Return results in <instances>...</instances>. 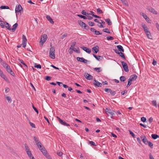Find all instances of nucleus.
Segmentation results:
<instances>
[{
    "label": "nucleus",
    "mask_w": 159,
    "mask_h": 159,
    "mask_svg": "<svg viewBox=\"0 0 159 159\" xmlns=\"http://www.w3.org/2000/svg\"><path fill=\"white\" fill-rule=\"evenodd\" d=\"M105 112L108 116H109V114L111 116V118H113V116L115 115L116 113L115 111L111 110L110 109L108 108H106Z\"/></svg>",
    "instance_id": "1"
},
{
    "label": "nucleus",
    "mask_w": 159,
    "mask_h": 159,
    "mask_svg": "<svg viewBox=\"0 0 159 159\" xmlns=\"http://www.w3.org/2000/svg\"><path fill=\"white\" fill-rule=\"evenodd\" d=\"M24 145L25 151L28 157L30 158H31L33 156L31 153V151L30 150V148L26 144H25Z\"/></svg>",
    "instance_id": "2"
},
{
    "label": "nucleus",
    "mask_w": 159,
    "mask_h": 159,
    "mask_svg": "<svg viewBox=\"0 0 159 159\" xmlns=\"http://www.w3.org/2000/svg\"><path fill=\"white\" fill-rule=\"evenodd\" d=\"M39 150L41 151L43 154L46 156L47 158L52 159L49 154L47 153V151L44 147Z\"/></svg>",
    "instance_id": "3"
},
{
    "label": "nucleus",
    "mask_w": 159,
    "mask_h": 159,
    "mask_svg": "<svg viewBox=\"0 0 159 159\" xmlns=\"http://www.w3.org/2000/svg\"><path fill=\"white\" fill-rule=\"evenodd\" d=\"M47 38V35L46 34H44L42 36L40 41V43H41V46H43V43L46 41Z\"/></svg>",
    "instance_id": "4"
},
{
    "label": "nucleus",
    "mask_w": 159,
    "mask_h": 159,
    "mask_svg": "<svg viewBox=\"0 0 159 159\" xmlns=\"http://www.w3.org/2000/svg\"><path fill=\"white\" fill-rule=\"evenodd\" d=\"M57 118L58 119V121L61 124L63 125H64L65 126H70V125L69 124L67 123L65 121H64L63 120H61V119H60L57 116Z\"/></svg>",
    "instance_id": "5"
},
{
    "label": "nucleus",
    "mask_w": 159,
    "mask_h": 159,
    "mask_svg": "<svg viewBox=\"0 0 159 159\" xmlns=\"http://www.w3.org/2000/svg\"><path fill=\"white\" fill-rule=\"evenodd\" d=\"M22 10L23 8L20 4L16 6L15 11L16 14L17 13L21 12V11H22Z\"/></svg>",
    "instance_id": "6"
},
{
    "label": "nucleus",
    "mask_w": 159,
    "mask_h": 159,
    "mask_svg": "<svg viewBox=\"0 0 159 159\" xmlns=\"http://www.w3.org/2000/svg\"><path fill=\"white\" fill-rule=\"evenodd\" d=\"M121 63L123 66L124 70L126 72H128L129 71L128 67L126 63L124 61H122Z\"/></svg>",
    "instance_id": "7"
},
{
    "label": "nucleus",
    "mask_w": 159,
    "mask_h": 159,
    "mask_svg": "<svg viewBox=\"0 0 159 159\" xmlns=\"http://www.w3.org/2000/svg\"><path fill=\"white\" fill-rule=\"evenodd\" d=\"M140 138L143 142L145 145H147L149 141L148 140L146 136L144 135H143L141 136Z\"/></svg>",
    "instance_id": "8"
},
{
    "label": "nucleus",
    "mask_w": 159,
    "mask_h": 159,
    "mask_svg": "<svg viewBox=\"0 0 159 159\" xmlns=\"http://www.w3.org/2000/svg\"><path fill=\"white\" fill-rule=\"evenodd\" d=\"M147 9L151 12L153 13L154 14L157 15V11L155 10L154 8L150 7H148L147 8Z\"/></svg>",
    "instance_id": "9"
},
{
    "label": "nucleus",
    "mask_w": 159,
    "mask_h": 159,
    "mask_svg": "<svg viewBox=\"0 0 159 159\" xmlns=\"http://www.w3.org/2000/svg\"><path fill=\"white\" fill-rule=\"evenodd\" d=\"M77 59L78 61L83 62L84 63H87L88 62L87 60L85 59L83 57H77Z\"/></svg>",
    "instance_id": "10"
},
{
    "label": "nucleus",
    "mask_w": 159,
    "mask_h": 159,
    "mask_svg": "<svg viewBox=\"0 0 159 159\" xmlns=\"http://www.w3.org/2000/svg\"><path fill=\"white\" fill-rule=\"evenodd\" d=\"M84 75L85 78L88 80H91L93 79V76L88 73H85Z\"/></svg>",
    "instance_id": "11"
},
{
    "label": "nucleus",
    "mask_w": 159,
    "mask_h": 159,
    "mask_svg": "<svg viewBox=\"0 0 159 159\" xmlns=\"http://www.w3.org/2000/svg\"><path fill=\"white\" fill-rule=\"evenodd\" d=\"M80 48L83 50L84 51H85L86 52L89 54L91 52V49L89 48L83 46L81 47Z\"/></svg>",
    "instance_id": "12"
},
{
    "label": "nucleus",
    "mask_w": 159,
    "mask_h": 159,
    "mask_svg": "<svg viewBox=\"0 0 159 159\" xmlns=\"http://www.w3.org/2000/svg\"><path fill=\"white\" fill-rule=\"evenodd\" d=\"M4 24L5 25V26L7 29L9 30H11V29L10 28L11 25L9 24L8 23L6 22H4Z\"/></svg>",
    "instance_id": "13"
},
{
    "label": "nucleus",
    "mask_w": 159,
    "mask_h": 159,
    "mask_svg": "<svg viewBox=\"0 0 159 159\" xmlns=\"http://www.w3.org/2000/svg\"><path fill=\"white\" fill-rule=\"evenodd\" d=\"M94 81L95 82V83H93V84L94 85L98 87H102V83H100L98 81H97L95 79L94 80Z\"/></svg>",
    "instance_id": "14"
},
{
    "label": "nucleus",
    "mask_w": 159,
    "mask_h": 159,
    "mask_svg": "<svg viewBox=\"0 0 159 159\" xmlns=\"http://www.w3.org/2000/svg\"><path fill=\"white\" fill-rule=\"evenodd\" d=\"M99 48L98 46H96L92 48V50L94 52L97 53L99 51Z\"/></svg>",
    "instance_id": "15"
},
{
    "label": "nucleus",
    "mask_w": 159,
    "mask_h": 159,
    "mask_svg": "<svg viewBox=\"0 0 159 159\" xmlns=\"http://www.w3.org/2000/svg\"><path fill=\"white\" fill-rule=\"evenodd\" d=\"M137 76L136 75H132L131 76L129 79L132 81L136 80L137 78Z\"/></svg>",
    "instance_id": "16"
},
{
    "label": "nucleus",
    "mask_w": 159,
    "mask_h": 159,
    "mask_svg": "<svg viewBox=\"0 0 159 159\" xmlns=\"http://www.w3.org/2000/svg\"><path fill=\"white\" fill-rule=\"evenodd\" d=\"M51 48L50 49L49 52L55 53V48L54 47H52V44H50Z\"/></svg>",
    "instance_id": "17"
},
{
    "label": "nucleus",
    "mask_w": 159,
    "mask_h": 159,
    "mask_svg": "<svg viewBox=\"0 0 159 159\" xmlns=\"http://www.w3.org/2000/svg\"><path fill=\"white\" fill-rule=\"evenodd\" d=\"M117 48L118 49L119 51L124 52V49H123V47L120 45H118L117 46Z\"/></svg>",
    "instance_id": "18"
},
{
    "label": "nucleus",
    "mask_w": 159,
    "mask_h": 159,
    "mask_svg": "<svg viewBox=\"0 0 159 159\" xmlns=\"http://www.w3.org/2000/svg\"><path fill=\"white\" fill-rule=\"evenodd\" d=\"M18 24L17 23H16L13 25V28L11 29V30H12V32H14L16 28H17L18 26Z\"/></svg>",
    "instance_id": "19"
},
{
    "label": "nucleus",
    "mask_w": 159,
    "mask_h": 159,
    "mask_svg": "<svg viewBox=\"0 0 159 159\" xmlns=\"http://www.w3.org/2000/svg\"><path fill=\"white\" fill-rule=\"evenodd\" d=\"M49 57L53 59L55 58V53L49 52Z\"/></svg>",
    "instance_id": "20"
},
{
    "label": "nucleus",
    "mask_w": 159,
    "mask_h": 159,
    "mask_svg": "<svg viewBox=\"0 0 159 159\" xmlns=\"http://www.w3.org/2000/svg\"><path fill=\"white\" fill-rule=\"evenodd\" d=\"M46 18L47 20L49 21V22L52 24H53L54 22L52 20V19L51 18V17L48 15L46 16Z\"/></svg>",
    "instance_id": "21"
},
{
    "label": "nucleus",
    "mask_w": 159,
    "mask_h": 159,
    "mask_svg": "<svg viewBox=\"0 0 159 159\" xmlns=\"http://www.w3.org/2000/svg\"><path fill=\"white\" fill-rule=\"evenodd\" d=\"M146 35L148 39H152V36L150 31L148 32V33H146Z\"/></svg>",
    "instance_id": "22"
},
{
    "label": "nucleus",
    "mask_w": 159,
    "mask_h": 159,
    "mask_svg": "<svg viewBox=\"0 0 159 159\" xmlns=\"http://www.w3.org/2000/svg\"><path fill=\"white\" fill-rule=\"evenodd\" d=\"M33 139L36 143V144H37V143H39L40 142L39 140V139L38 138H37L36 136H34L33 137Z\"/></svg>",
    "instance_id": "23"
},
{
    "label": "nucleus",
    "mask_w": 159,
    "mask_h": 159,
    "mask_svg": "<svg viewBox=\"0 0 159 159\" xmlns=\"http://www.w3.org/2000/svg\"><path fill=\"white\" fill-rule=\"evenodd\" d=\"M152 138L154 139H156L157 138H159V136L157 134H152L151 135Z\"/></svg>",
    "instance_id": "24"
},
{
    "label": "nucleus",
    "mask_w": 159,
    "mask_h": 159,
    "mask_svg": "<svg viewBox=\"0 0 159 159\" xmlns=\"http://www.w3.org/2000/svg\"><path fill=\"white\" fill-rule=\"evenodd\" d=\"M105 20L107 23L108 25H110L112 24V22L109 18L106 19Z\"/></svg>",
    "instance_id": "25"
},
{
    "label": "nucleus",
    "mask_w": 159,
    "mask_h": 159,
    "mask_svg": "<svg viewBox=\"0 0 159 159\" xmlns=\"http://www.w3.org/2000/svg\"><path fill=\"white\" fill-rule=\"evenodd\" d=\"M1 77L3 78L7 82H9V79L7 77L6 75L4 74Z\"/></svg>",
    "instance_id": "26"
},
{
    "label": "nucleus",
    "mask_w": 159,
    "mask_h": 159,
    "mask_svg": "<svg viewBox=\"0 0 159 159\" xmlns=\"http://www.w3.org/2000/svg\"><path fill=\"white\" fill-rule=\"evenodd\" d=\"M78 22L79 24L82 27H84V25H85V24L81 20H79L78 21Z\"/></svg>",
    "instance_id": "27"
},
{
    "label": "nucleus",
    "mask_w": 159,
    "mask_h": 159,
    "mask_svg": "<svg viewBox=\"0 0 159 159\" xmlns=\"http://www.w3.org/2000/svg\"><path fill=\"white\" fill-rule=\"evenodd\" d=\"M36 145L39 149H40L42 148V147H43V145L41 142H40L39 143L36 144Z\"/></svg>",
    "instance_id": "28"
},
{
    "label": "nucleus",
    "mask_w": 159,
    "mask_h": 159,
    "mask_svg": "<svg viewBox=\"0 0 159 159\" xmlns=\"http://www.w3.org/2000/svg\"><path fill=\"white\" fill-rule=\"evenodd\" d=\"M119 56L121 57H122L125 60V57L124 54V53L122 52H120L118 54Z\"/></svg>",
    "instance_id": "29"
},
{
    "label": "nucleus",
    "mask_w": 159,
    "mask_h": 159,
    "mask_svg": "<svg viewBox=\"0 0 159 159\" xmlns=\"http://www.w3.org/2000/svg\"><path fill=\"white\" fill-rule=\"evenodd\" d=\"M94 70L98 73H99L102 71V70L100 67L99 68H94L93 69Z\"/></svg>",
    "instance_id": "30"
},
{
    "label": "nucleus",
    "mask_w": 159,
    "mask_h": 159,
    "mask_svg": "<svg viewBox=\"0 0 159 159\" xmlns=\"http://www.w3.org/2000/svg\"><path fill=\"white\" fill-rule=\"evenodd\" d=\"M93 56L98 60L100 61V58L102 57L100 56H97L95 54H93Z\"/></svg>",
    "instance_id": "31"
},
{
    "label": "nucleus",
    "mask_w": 159,
    "mask_h": 159,
    "mask_svg": "<svg viewBox=\"0 0 159 159\" xmlns=\"http://www.w3.org/2000/svg\"><path fill=\"white\" fill-rule=\"evenodd\" d=\"M6 98V100L8 101L9 103H11V102L12 99L10 97L7 96Z\"/></svg>",
    "instance_id": "32"
},
{
    "label": "nucleus",
    "mask_w": 159,
    "mask_h": 159,
    "mask_svg": "<svg viewBox=\"0 0 159 159\" xmlns=\"http://www.w3.org/2000/svg\"><path fill=\"white\" fill-rule=\"evenodd\" d=\"M27 41V39L26 37L24 34L22 35V42L26 43Z\"/></svg>",
    "instance_id": "33"
},
{
    "label": "nucleus",
    "mask_w": 159,
    "mask_h": 159,
    "mask_svg": "<svg viewBox=\"0 0 159 159\" xmlns=\"http://www.w3.org/2000/svg\"><path fill=\"white\" fill-rule=\"evenodd\" d=\"M19 60L21 62V63L22 64H23V65L25 66V69H27L28 68L27 66V65L22 60L20 59H19Z\"/></svg>",
    "instance_id": "34"
},
{
    "label": "nucleus",
    "mask_w": 159,
    "mask_h": 159,
    "mask_svg": "<svg viewBox=\"0 0 159 159\" xmlns=\"http://www.w3.org/2000/svg\"><path fill=\"white\" fill-rule=\"evenodd\" d=\"M0 9H9V7L8 6H4L2 5L0 7Z\"/></svg>",
    "instance_id": "35"
},
{
    "label": "nucleus",
    "mask_w": 159,
    "mask_h": 159,
    "mask_svg": "<svg viewBox=\"0 0 159 159\" xmlns=\"http://www.w3.org/2000/svg\"><path fill=\"white\" fill-rule=\"evenodd\" d=\"M120 80L121 82H124L126 80L125 77L124 76H121L120 78Z\"/></svg>",
    "instance_id": "36"
},
{
    "label": "nucleus",
    "mask_w": 159,
    "mask_h": 159,
    "mask_svg": "<svg viewBox=\"0 0 159 159\" xmlns=\"http://www.w3.org/2000/svg\"><path fill=\"white\" fill-rule=\"evenodd\" d=\"M81 13L84 15H85L86 16H89V14H88V13L86 12L84 10L82 11Z\"/></svg>",
    "instance_id": "37"
},
{
    "label": "nucleus",
    "mask_w": 159,
    "mask_h": 159,
    "mask_svg": "<svg viewBox=\"0 0 159 159\" xmlns=\"http://www.w3.org/2000/svg\"><path fill=\"white\" fill-rule=\"evenodd\" d=\"M88 144H90L92 146H96L95 143L92 141H89L88 142Z\"/></svg>",
    "instance_id": "38"
},
{
    "label": "nucleus",
    "mask_w": 159,
    "mask_h": 159,
    "mask_svg": "<svg viewBox=\"0 0 159 159\" xmlns=\"http://www.w3.org/2000/svg\"><path fill=\"white\" fill-rule=\"evenodd\" d=\"M77 16L81 18H83L84 19H87V17L84 16L80 14H78Z\"/></svg>",
    "instance_id": "39"
},
{
    "label": "nucleus",
    "mask_w": 159,
    "mask_h": 159,
    "mask_svg": "<svg viewBox=\"0 0 159 159\" xmlns=\"http://www.w3.org/2000/svg\"><path fill=\"white\" fill-rule=\"evenodd\" d=\"M128 81V83L126 86L127 87H128L129 86H130L132 84V81L129 79Z\"/></svg>",
    "instance_id": "40"
},
{
    "label": "nucleus",
    "mask_w": 159,
    "mask_h": 159,
    "mask_svg": "<svg viewBox=\"0 0 159 159\" xmlns=\"http://www.w3.org/2000/svg\"><path fill=\"white\" fill-rule=\"evenodd\" d=\"M34 66L37 68L41 69V66L40 64L37 65L36 63L34 64Z\"/></svg>",
    "instance_id": "41"
},
{
    "label": "nucleus",
    "mask_w": 159,
    "mask_h": 159,
    "mask_svg": "<svg viewBox=\"0 0 159 159\" xmlns=\"http://www.w3.org/2000/svg\"><path fill=\"white\" fill-rule=\"evenodd\" d=\"M97 12L99 14H101L103 13V12L99 8L97 9Z\"/></svg>",
    "instance_id": "42"
},
{
    "label": "nucleus",
    "mask_w": 159,
    "mask_h": 159,
    "mask_svg": "<svg viewBox=\"0 0 159 159\" xmlns=\"http://www.w3.org/2000/svg\"><path fill=\"white\" fill-rule=\"evenodd\" d=\"M121 1L122 2V3L125 5L126 6H128V4L127 2V1L125 0H122Z\"/></svg>",
    "instance_id": "43"
},
{
    "label": "nucleus",
    "mask_w": 159,
    "mask_h": 159,
    "mask_svg": "<svg viewBox=\"0 0 159 159\" xmlns=\"http://www.w3.org/2000/svg\"><path fill=\"white\" fill-rule=\"evenodd\" d=\"M5 69L8 73L10 72L11 70V69L10 66L8 65L7 66V67H6L5 68Z\"/></svg>",
    "instance_id": "44"
},
{
    "label": "nucleus",
    "mask_w": 159,
    "mask_h": 159,
    "mask_svg": "<svg viewBox=\"0 0 159 159\" xmlns=\"http://www.w3.org/2000/svg\"><path fill=\"white\" fill-rule=\"evenodd\" d=\"M148 146L151 148H153V144L151 142L149 141L148 144Z\"/></svg>",
    "instance_id": "45"
},
{
    "label": "nucleus",
    "mask_w": 159,
    "mask_h": 159,
    "mask_svg": "<svg viewBox=\"0 0 159 159\" xmlns=\"http://www.w3.org/2000/svg\"><path fill=\"white\" fill-rule=\"evenodd\" d=\"M102 31L104 32L110 33V31H109L108 29L107 28H105L102 30Z\"/></svg>",
    "instance_id": "46"
},
{
    "label": "nucleus",
    "mask_w": 159,
    "mask_h": 159,
    "mask_svg": "<svg viewBox=\"0 0 159 159\" xmlns=\"http://www.w3.org/2000/svg\"><path fill=\"white\" fill-rule=\"evenodd\" d=\"M152 103L153 105L155 107H157V103L156 100H153L152 101Z\"/></svg>",
    "instance_id": "47"
},
{
    "label": "nucleus",
    "mask_w": 159,
    "mask_h": 159,
    "mask_svg": "<svg viewBox=\"0 0 159 159\" xmlns=\"http://www.w3.org/2000/svg\"><path fill=\"white\" fill-rule=\"evenodd\" d=\"M107 39L108 40H111L114 39V38L112 37L111 36L107 37Z\"/></svg>",
    "instance_id": "48"
},
{
    "label": "nucleus",
    "mask_w": 159,
    "mask_h": 159,
    "mask_svg": "<svg viewBox=\"0 0 159 159\" xmlns=\"http://www.w3.org/2000/svg\"><path fill=\"white\" fill-rule=\"evenodd\" d=\"M142 27L143 28V29L144 30H145V29H146L147 28H148L147 26H146V25L145 24H142Z\"/></svg>",
    "instance_id": "49"
},
{
    "label": "nucleus",
    "mask_w": 159,
    "mask_h": 159,
    "mask_svg": "<svg viewBox=\"0 0 159 159\" xmlns=\"http://www.w3.org/2000/svg\"><path fill=\"white\" fill-rule=\"evenodd\" d=\"M32 107L34 109V110L35 111V112L37 113V114H39V111L33 105H32Z\"/></svg>",
    "instance_id": "50"
},
{
    "label": "nucleus",
    "mask_w": 159,
    "mask_h": 159,
    "mask_svg": "<svg viewBox=\"0 0 159 159\" xmlns=\"http://www.w3.org/2000/svg\"><path fill=\"white\" fill-rule=\"evenodd\" d=\"M73 50L74 51L76 52L77 53H80V52L79 49V48H78V49L77 50L76 48H74Z\"/></svg>",
    "instance_id": "51"
},
{
    "label": "nucleus",
    "mask_w": 159,
    "mask_h": 159,
    "mask_svg": "<svg viewBox=\"0 0 159 159\" xmlns=\"http://www.w3.org/2000/svg\"><path fill=\"white\" fill-rule=\"evenodd\" d=\"M95 34L96 35H101L102 34V33L100 32L99 31L96 30Z\"/></svg>",
    "instance_id": "52"
},
{
    "label": "nucleus",
    "mask_w": 159,
    "mask_h": 159,
    "mask_svg": "<svg viewBox=\"0 0 159 159\" xmlns=\"http://www.w3.org/2000/svg\"><path fill=\"white\" fill-rule=\"evenodd\" d=\"M111 89H110L106 88L105 89V91L107 93H110Z\"/></svg>",
    "instance_id": "53"
},
{
    "label": "nucleus",
    "mask_w": 159,
    "mask_h": 159,
    "mask_svg": "<svg viewBox=\"0 0 159 159\" xmlns=\"http://www.w3.org/2000/svg\"><path fill=\"white\" fill-rule=\"evenodd\" d=\"M63 153L62 152L58 151L57 152V154L59 156H61L62 155Z\"/></svg>",
    "instance_id": "54"
},
{
    "label": "nucleus",
    "mask_w": 159,
    "mask_h": 159,
    "mask_svg": "<svg viewBox=\"0 0 159 159\" xmlns=\"http://www.w3.org/2000/svg\"><path fill=\"white\" fill-rule=\"evenodd\" d=\"M8 73H10L11 75H12L13 76H15V73L12 71V70L10 72H9Z\"/></svg>",
    "instance_id": "55"
},
{
    "label": "nucleus",
    "mask_w": 159,
    "mask_h": 159,
    "mask_svg": "<svg viewBox=\"0 0 159 159\" xmlns=\"http://www.w3.org/2000/svg\"><path fill=\"white\" fill-rule=\"evenodd\" d=\"M52 77L49 76H46L45 77V79L49 81L51 80Z\"/></svg>",
    "instance_id": "56"
},
{
    "label": "nucleus",
    "mask_w": 159,
    "mask_h": 159,
    "mask_svg": "<svg viewBox=\"0 0 159 159\" xmlns=\"http://www.w3.org/2000/svg\"><path fill=\"white\" fill-rule=\"evenodd\" d=\"M67 35V34L66 33L63 34L61 37V39H63L64 38L66 37Z\"/></svg>",
    "instance_id": "57"
},
{
    "label": "nucleus",
    "mask_w": 159,
    "mask_h": 159,
    "mask_svg": "<svg viewBox=\"0 0 159 159\" xmlns=\"http://www.w3.org/2000/svg\"><path fill=\"white\" fill-rule=\"evenodd\" d=\"M30 124V126L33 128H35V125L34 124L31 122L30 121H29Z\"/></svg>",
    "instance_id": "58"
},
{
    "label": "nucleus",
    "mask_w": 159,
    "mask_h": 159,
    "mask_svg": "<svg viewBox=\"0 0 159 159\" xmlns=\"http://www.w3.org/2000/svg\"><path fill=\"white\" fill-rule=\"evenodd\" d=\"M146 118L144 117H142L141 118V120L143 122H145L146 121Z\"/></svg>",
    "instance_id": "59"
},
{
    "label": "nucleus",
    "mask_w": 159,
    "mask_h": 159,
    "mask_svg": "<svg viewBox=\"0 0 159 159\" xmlns=\"http://www.w3.org/2000/svg\"><path fill=\"white\" fill-rule=\"evenodd\" d=\"M127 90H125V91L121 92V93L122 95H124L126 94L127 93Z\"/></svg>",
    "instance_id": "60"
},
{
    "label": "nucleus",
    "mask_w": 159,
    "mask_h": 159,
    "mask_svg": "<svg viewBox=\"0 0 159 159\" xmlns=\"http://www.w3.org/2000/svg\"><path fill=\"white\" fill-rule=\"evenodd\" d=\"M129 132L130 134L133 136V137L134 138L135 135L130 130H129Z\"/></svg>",
    "instance_id": "61"
},
{
    "label": "nucleus",
    "mask_w": 159,
    "mask_h": 159,
    "mask_svg": "<svg viewBox=\"0 0 159 159\" xmlns=\"http://www.w3.org/2000/svg\"><path fill=\"white\" fill-rule=\"evenodd\" d=\"M89 25L92 26L94 25V23L93 22L90 21L89 22Z\"/></svg>",
    "instance_id": "62"
},
{
    "label": "nucleus",
    "mask_w": 159,
    "mask_h": 159,
    "mask_svg": "<svg viewBox=\"0 0 159 159\" xmlns=\"http://www.w3.org/2000/svg\"><path fill=\"white\" fill-rule=\"evenodd\" d=\"M84 28L85 29L87 30H89V26H88V25H86V24H85V25H84Z\"/></svg>",
    "instance_id": "63"
},
{
    "label": "nucleus",
    "mask_w": 159,
    "mask_h": 159,
    "mask_svg": "<svg viewBox=\"0 0 159 159\" xmlns=\"http://www.w3.org/2000/svg\"><path fill=\"white\" fill-rule=\"evenodd\" d=\"M110 93H111V94L112 95H114L115 94H116V92L114 91H112L111 90L110 92Z\"/></svg>",
    "instance_id": "64"
}]
</instances>
